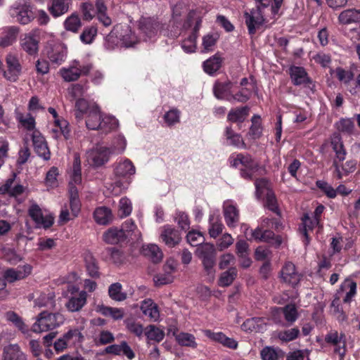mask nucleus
I'll return each instance as SVG.
<instances>
[{"instance_id": "1", "label": "nucleus", "mask_w": 360, "mask_h": 360, "mask_svg": "<svg viewBox=\"0 0 360 360\" xmlns=\"http://www.w3.org/2000/svg\"><path fill=\"white\" fill-rule=\"evenodd\" d=\"M86 115V127L90 130H98L101 127L104 115L98 105L84 98H79L75 104V116L77 121L83 120Z\"/></svg>"}, {"instance_id": "2", "label": "nucleus", "mask_w": 360, "mask_h": 360, "mask_svg": "<svg viewBox=\"0 0 360 360\" xmlns=\"http://www.w3.org/2000/svg\"><path fill=\"white\" fill-rule=\"evenodd\" d=\"M125 148L126 141L123 138L118 139L117 147L108 148L103 146H97L87 152V161L93 167H101L108 162L111 155L120 154L124 152Z\"/></svg>"}, {"instance_id": "3", "label": "nucleus", "mask_w": 360, "mask_h": 360, "mask_svg": "<svg viewBox=\"0 0 360 360\" xmlns=\"http://www.w3.org/2000/svg\"><path fill=\"white\" fill-rule=\"evenodd\" d=\"M82 183L81 161L79 156L75 155L72 170L69 182L70 207L73 217H77L81 210V202L79 198L77 185Z\"/></svg>"}, {"instance_id": "4", "label": "nucleus", "mask_w": 360, "mask_h": 360, "mask_svg": "<svg viewBox=\"0 0 360 360\" xmlns=\"http://www.w3.org/2000/svg\"><path fill=\"white\" fill-rule=\"evenodd\" d=\"M64 321L65 317L62 314L43 311L36 316L35 322L32 324L31 330L36 333L52 330L61 326Z\"/></svg>"}, {"instance_id": "5", "label": "nucleus", "mask_w": 360, "mask_h": 360, "mask_svg": "<svg viewBox=\"0 0 360 360\" xmlns=\"http://www.w3.org/2000/svg\"><path fill=\"white\" fill-rule=\"evenodd\" d=\"M229 161L233 167H242L240 173L245 179H252L259 170V163L248 153H233L229 157Z\"/></svg>"}, {"instance_id": "6", "label": "nucleus", "mask_w": 360, "mask_h": 360, "mask_svg": "<svg viewBox=\"0 0 360 360\" xmlns=\"http://www.w3.org/2000/svg\"><path fill=\"white\" fill-rule=\"evenodd\" d=\"M198 256L201 259L208 279L212 281L215 275L217 251L213 245L206 243L198 248Z\"/></svg>"}, {"instance_id": "7", "label": "nucleus", "mask_w": 360, "mask_h": 360, "mask_svg": "<svg viewBox=\"0 0 360 360\" xmlns=\"http://www.w3.org/2000/svg\"><path fill=\"white\" fill-rule=\"evenodd\" d=\"M92 69L93 64L91 63L80 64L75 60L68 68H61L59 74L64 81L70 82L77 81L82 75H89Z\"/></svg>"}, {"instance_id": "8", "label": "nucleus", "mask_w": 360, "mask_h": 360, "mask_svg": "<svg viewBox=\"0 0 360 360\" xmlns=\"http://www.w3.org/2000/svg\"><path fill=\"white\" fill-rule=\"evenodd\" d=\"M45 53L52 64L61 65L67 57V46L59 40H49L45 46Z\"/></svg>"}, {"instance_id": "9", "label": "nucleus", "mask_w": 360, "mask_h": 360, "mask_svg": "<svg viewBox=\"0 0 360 360\" xmlns=\"http://www.w3.org/2000/svg\"><path fill=\"white\" fill-rule=\"evenodd\" d=\"M11 15L16 21L27 25L34 18L33 12L29 0H18L10 9Z\"/></svg>"}, {"instance_id": "10", "label": "nucleus", "mask_w": 360, "mask_h": 360, "mask_svg": "<svg viewBox=\"0 0 360 360\" xmlns=\"http://www.w3.org/2000/svg\"><path fill=\"white\" fill-rule=\"evenodd\" d=\"M115 174L117 176L124 177L127 179L125 184L120 181H116L115 184L117 186L120 187V191L128 188L131 181L129 179L136 173V167L133 162L129 159H124L115 165L114 169Z\"/></svg>"}, {"instance_id": "11", "label": "nucleus", "mask_w": 360, "mask_h": 360, "mask_svg": "<svg viewBox=\"0 0 360 360\" xmlns=\"http://www.w3.org/2000/svg\"><path fill=\"white\" fill-rule=\"evenodd\" d=\"M326 343L334 346V353L340 356V360H343L346 354V336L345 333H339L337 330H330L324 338Z\"/></svg>"}, {"instance_id": "12", "label": "nucleus", "mask_w": 360, "mask_h": 360, "mask_svg": "<svg viewBox=\"0 0 360 360\" xmlns=\"http://www.w3.org/2000/svg\"><path fill=\"white\" fill-rule=\"evenodd\" d=\"M5 60L7 70L4 69L3 75L7 80L15 82L22 73V65L19 58L16 55L9 53L6 55Z\"/></svg>"}, {"instance_id": "13", "label": "nucleus", "mask_w": 360, "mask_h": 360, "mask_svg": "<svg viewBox=\"0 0 360 360\" xmlns=\"http://www.w3.org/2000/svg\"><path fill=\"white\" fill-rule=\"evenodd\" d=\"M32 145L35 153L45 160L51 158V152L47 142L39 130H34L31 134Z\"/></svg>"}, {"instance_id": "14", "label": "nucleus", "mask_w": 360, "mask_h": 360, "mask_svg": "<svg viewBox=\"0 0 360 360\" xmlns=\"http://www.w3.org/2000/svg\"><path fill=\"white\" fill-rule=\"evenodd\" d=\"M139 27L142 33L149 39L156 37L162 29V25L154 18H141Z\"/></svg>"}, {"instance_id": "15", "label": "nucleus", "mask_w": 360, "mask_h": 360, "mask_svg": "<svg viewBox=\"0 0 360 360\" xmlns=\"http://www.w3.org/2000/svg\"><path fill=\"white\" fill-rule=\"evenodd\" d=\"M244 16L245 24L250 34H254L256 29L262 25L264 22V18L259 7L252 9L250 13L245 12Z\"/></svg>"}, {"instance_id": "16", "label": "nucleus", "mask_w": 360, "mask_h": 360, "mask_svg": "<svg viewBox=\"0 0 360 360\" xmlns=\"http://www.w3.org/2000/svg\"><path fill=\"white\" fill-rule=\"evenodd\" d=\"M29 215L36 223V226L38 228L43 227L44 229H49L53 224V217L51 214L44 216L41 208L36 204L32 205L30 207Z\"/></svg>"}, {"instance_id": "17", "label": "nucleus", "mask_w": 360, "mask_h": 360, "mask_svg": "<svg viewBox=\"0 0 360 360\" xmlns=\"http://www.w3.org/2000/svg\"><path fill=\"white\" fill-rule=\"evenodd\" d=\"M281 278L282 281L292 286L297 285L301 280V274H299L293 263L287 262L282 267L281 272Z\"/></svg>"}, {"instance_id": "18", "label": "nucleus", "mask_w": 360, "mask_h": 360, "mask_svg": "<svg viewBox=\"0 0 360 360\" xmlns=\"http://www.w3.org/2000/svg\"><path fill=\"white\" fill-rule=\"evenodd\" d=\"M39 37L34 32H30L20 40V46L30 56L37 54L39 51Z\"/></svg>"}, {"instance_id": "19", "label": "nucleus", "mask_w": 360, "mask_h": 360, "mask_svg": "<svg viewBox=\"0 0 360 360\" xmlns=\"http://www.w3.org/2000/svg\"><path fill=\"white\" fill-rule=\"evenodd\" d=\"M31 271L32 267L28 264L16 269L10 268L5 271L4 278L8 283H13L26 278L31 274Z\"/></svg>"}, {"instance_id": "20", "label": "nucleus", "mask_w": 360, "mask_h": 360, "mask_svg": "<svg viewBox=\"0 0 360 360\" xmlns=\"http://www.w3.org/2000/svg\"><path fill=\"white\" fill-rule=\"evenodd\" d=\"M127 238V234L122 229L112 227L108 229L103 234V240L108 244H118L124 242Z\"/></svg>"}, {"instance_id": "21", "label": "nucleus", "mask_w": 360, "mask_h": 360, "mask_svg": "<svg viewBox=\"0 0 360 360\" xmlns=\"http://www.w3.org/2000/svg\"><path fill=\"white\" fill-rule=\"evenodd\" d=\"M204 334L210 340L221 343L228 348L236 349L238 347V342L236 340L228 338L221 332L214 333L210 330H205Z\"/></svg>"}, {"instance_id": "22", "label": "nucleus", "mask_w": 360, "mask_h": 360, "mask_svg": "<svg viewBox=\"0 0 360 360\" xmlns=\"http://www.w3.org/2000/svg\"><path fill=\"white\" fill-rule=\"evenodd\" d=\"M289 74L292 82L295 86L311 83V79L309 77L307 72L302 67L295 65L291 66L289 68Z\"/></svg>"}, {"instance_id": "23", "label": "nucleus", "mask_w": 360, "mask_h": 360, "mask_svg": "<svg viewBox=\"0 0 360 360\" xmlns=\"http://www.w3.org/2000/svg\"><path fill=\"white\" fill-rule=\"evenodd\" d=\"M118 34H120V46L124 47L132 46L136 42V37L132 32L130 27L127 25H117Z\"/></svg>"}, {"instance_id": "24", "label": "nucleus", "mask_w": 360, "mask_h": 360, "mask_svg": "<svg viewBox=\"0 0 360 360\" xmlns=\"http://www.w3.org/2000/svg\"><path fill=\"white\" fill-rule=\"evenodd\" d=\"M160 237L162 241L169 248L174 247L181 241V236L177 230L171 226L163 227Z\"/></svg>"}, {"instance_id": "25", "label": "nucleus", "mask_w": 360, "mask_h": 360, "mask_svg": "<svg viewBox=\"0 0 360 360\" xmlns=\"http://www.w3.org/2000/svg\"><path fill=\"white\" fill-rule=\"evenodd\" d=\"M71 3V0H50L48 10L54 18H58L69 11Z\"/></svg>"}, {"instance_id": "26", "label": "nucleus", "mask_w": 360, "mask_h": 360, "mask_svg": "<svg viewBox=\"0 0 360 360\" xmlns=\"http://www.w3.org/2000/svg\"><path fill=\"white\" fill-rule=\"evenodd\" d=\"M233 84L231 81L216 82L213 86V93L214 96L219 100H226L230 98L231 95V89Z\"/></svg>"}, {"instance_id": "27", "label": "nucleus", "mask_w": 360, "mask_h": 360, "mask_svg": "<svg viewBox=\"0 0 360 360\" xmlns=\"http://www.w3.org/2000/svg\"><path fill=\"white\" fill-rule=\"evenodd\" d=\"M86 300L87 293L82 290L78 295L72 296L65 304V307L70 312L79 311L86 304Z\"/></svg>"}, {"instance_id": "28", "label": "nucleus", "mask_w": 360, "mask_h": 360, "mask_svg": "<svg viewBox=\"0 0 360 360\" xmlns=\"http://www.w3.org/2000/svg\"><path fill=\"white\" fill-rule=\"evenodd\" d=\"M330 144L335 153L336 161L342 162L346 158L347 151L345 148L342 137L339 134L335 133L330 139Z\"/></svg>"}, {"instance_id": "29", "label": "nucleus", "mask_w": 360, "mask_h": 360, "mask_svg": "<svg viewBox=\"0 0 360 360\" xmlns=\"http://www.w3.org/2000/svg\"><path fill=\"white\" fill-rule=\"evenodd\" d=\"M105 352L115 355L123 354L129 359H132L135 356L134 352L125 341L122 342L120 345L108 346L105 349Z\"/></svg>"}, {"instance_id": "30", "label": "nucleus", "mask_w": 360, "mask_h": 360, "mask_svg": "<svg viewBox=\"0 0 360 360\" xmlns=\"http://www.w3.org/2000/svg\"><path fill=\"white\" fill-rule=\"evenodd\" d=\"M15 117L20 126L26 130L32 132L37 130L35 119L30 113L24 114L18 109H15Z\"/></svg>"}, {"instance_id": "31", "label": "nucleus", "mask_w": 360, "mask_h": 360, "mask_svg": "<svg viewBox=\"0 0 360 360\" xmlns=\"http://www.w3.org/2000/svg\"><path fill=\"white\" fill-rule=\"evenodd\" d=\"M34 307H46L49 309H55L56 308V300L55 295L53 292L49 293H41L34 300Z\"/></svg>"}, {"instance_id": "32", "label": "nucleus", "mask_w": 360, "mask_h": 360, "mask_svg": "<svg viewBox=\"0 0 360 360\" xmlns=\"http://www.w3.org/2000/svg\"><path fill=\"white\" fill-rule=\"evenodd\" d=\"M141 309L145 316H147L153 321H157L160 318L158 305L152 300L148 299L143 301Z\"/></svg>"}, {"instance_id": "33", "label": "nucleus", "mask_w": 360, "mask_h": 360, "mask_svg": "<svg viewBox=\"0 0 360 360\" xmlns=\"http://www.w3.org/2000/svg\"><path fill=\"white\" fill-rule=\"evenodd\" d=\"M302 227L300 228V231L304 237V243L305 245H308L309 243V237L308 236V231L312 230L316 226L319 224V219H311L308 214H305L302 218Z\"/></svg>"}, {"instance_id": "34", "label": "nucleus", "mask_w": 360, "mask_h": 360, "mask_svg": "<svg viewBox=\"0 0 360 360\" xmlns=\"http://www.w3.org/2000/svg\"><path fill=\"white\" fill-rule=\"evenodd\" d=\"M142 253L153 263H158L162 259V252L157 245L148 244L142 247Z\"/></svg>"}, {"instance_id": "35", "label": "nucleus", "mask_w": 360, "mask_h": 360, "mask_svg": "<svg viewBox=\"0 0 360 360\" xmlns=\"http://www.w3.org/2000/svg\"><path fill=\"white\" fill-rule=\"evenodd\" d=\"M4 360H27L17 345H9L4 349Z\"/></svg>"}, {"instance_id": "36", "label": "nucleus", "mask_w": 360, "mask_h": 360, "mask_svg": "<svg viewBox=\"0 0 360 360\" xmlns=\"http://www.w3.org/2000/svg\"><path fill=\"white\" fill-rule=\"evenodd\" d=\"M84 262L87 274L93 278H98L100 276L97 260L91 252L84 254Z\"/></svg>"}, {"instance_id": "37", "label": "nucleus", "mask_w": 360, "mask_h": 360, "mask_svg": "<svg viewBox=\"0 0 360 360\" xmlns=\"http://www.w3.org/2000/svg\"><path fill=\"white\" fill-rule=\"evenodd\" d=\"M341 24L348 25L360 21V10L347 9L342 11L338 17Z\"/></svg>"}, {"instance_id": "38", "label": "nucleus", "mask_w": 360, "mask_h": 360, "mask_svg": "<svg viewBox=\"0 0 360 360\" xmlns=\"http://www.w3.org/2000/svg\"><path fill=\"white\" fill-rule=\"evenodd\" d=\"M221 63V58L218 53H216L203 63V70L206 73L213 75L219 70Z\"/></svg>"}, {"instance_id": "39", "label": "nucleus", "mask_w": 360, "mask_h": 360, "mask_svg": "<svg viewBox=\"0 0 360 360\" xmlns=\"http://www.w3.org/2000/svg\"><path fill=\"white\" fill-rule=\"evenodd\" d=\"M224 215L229 226H235L239 220L238 210L233 205H224Z\"/></svg>"}, {"instance_id": "40", "label": "nucleus", "mask_w": 360, "mask_h": 360, "mask_svg": "<svg viewBox=\"0 0 360 360\" xmlns=\"http://www.w3.org/2000/svg\"><path fill=\"white\" fill-rule=\"evenodd\" d=\"M6 319L8 321L13 323L24 335H29L30 330L24 323L22 319L15 312L9 311L6 313Z\"/></svg>"}, {"instance_id": "41", "label": "nucleus", "mask_w": 360, "mask_h": 360, "mask_svg": "<svg viewBox=\"0 0 360 360\" xmlns=\"http://www.w3.org/2000/svg\"><path fill=\"white\" fill-rule=\"evenodd\" d=\"M94 217L95 221L101 225L108 224L112 219L111 210L105 207H101L94 212Z\"/></svg>"}, {"instance_id": "42", "label": "nucleus", "mask_w": 360, "mask_h": 360, "mask_svg": "<svg viewBox=\"0 0 360 360\" xmlns=\"http://www.w3.org/2000/svg\"><path fill=\"white\" fill-rule=\"evenodd\" d=\"M249 108L247 106L231 109L227 116L229 121L232 122H242L248 116Z\"/></svg>"}, {"instance_id": "43", "label": "nucleus", "mask_w": 360, "mask_h": 360, "mask_svg": "<svg viewBox=\"0 0 360 360\" xmlns=\"http://www.w3.org/2000/svg\"><path fill=\"white\" fill-rule=\"evenodd\" d=\"M174 271V268L171 264L165 266V273L160 274L154 277V282L156 285H166L173 281L172 274Z\"/></svg>"}, {"instance_id": "44", "label": "nucleus", "mask_w": 360, "mask_h": 360, "mask_svg": "<svg viewBox=\"0 0 360 360\" xmlns=\"http://www.w3.org/2000/svg\"><path fill=\"white\" fill-rule=\"evenodd\" d=\"M337 129L345 134L353 135L356 128L354 121L349 118H342L335 124Z\"/></svg>"}, {"instance_id": "45", "label": "nucleus", "mask_w": 360, "mask_h": 360, "mask_svg": "<svg viewBox=\"0 0 360 360\" xmlns=\"http://www.w3.org/2000/svg\"><path fill=\"white\" fill-rule=\"evenodd\" d=\"M82 328L70 329L63 334V336L69 345H75L77 343H81L84 340V335L82 333Z\"/></svg>"}, {"instance_id": "46", "label": "nucleus", "mask_w": 360, "mask_h": 360, "mask_svg": "<svg viewBox=\"0 0 360 360\" xmlns=\"http://www.w3.org/2000/svg\"><path fill=\"white\" fill-rule=\"evenodd\" d=\"M262 360H278L284 356V352L279 348L265 347L261 351Z\"/></svg>"}, {"instance_id": "47", "label": "nucleus", "mask_w": 360, "mask_h": 360, "mask_svg": "<svg viewBox=\"0 0 360 360\" xmlns=\"http://www.w3.org/2000/svg\"><path fill=\"white\" fill-rule=\"evenodd\" d=\"M118 28L115 25L112 31L107 35L104 41V46L108 50H113L120 45Z\"/></svg>"}, {"instance_id": "48", "label": "nucleus", "mask_w": 360, "mask_h": 360, "mask_svg": "<svg viewBox=\"0 0 360 360\" xmlns=\"http://www.w3.org/2000/svg\"><path fill=\"white\" fill-rule=\"evenodd\" d=\"M144 334L150 340H154L160 342L165 338V332L163 330L154 325H150L145 328Z\"/></svg>"}, {"instance_id": "49", "label": "nucleus", "mask_w": 360, "mask_h": 360, "mask_svg": "<svg viewBox=\"0 0 360 360\" xmlns=\"http://www.w3.org/2000/svg\"><path fill=\"white\" fill-rule=\"evenodd\" d=\"M122 286L120 283H114L109 286L108 295L115 301H124L127 299V293L122 292Z\"/></svg>"}, {"instance_id": "50", "label": "nucleus", "mask_w": 360, "mask_h": 360, "mask_svg": "<svg viewBox=\"0 0 360 360\" xmlns=\"http://www.w3.org/2000/svg\"><path fill=\"white\" fill-rule=\"evenodd\" d=\"M176 340L181 346L188 347L193 349L196 348L198 346L195 336L191 333H179L176 335Z\"/></svg>"}, {"instance_id": "51", "label": "nucleus", "mask_w": 360, "mask_h": 360, "mask_svg": "<svg viewBox=\"0 0 360 360\" xmlns=\"http://www.w3.org/2000/svg\"><path fill=\"white\" fill-rule=\"evenodd\" d=\"M117 127L118 121L114 117L103 115L101 122V127L98 129L101 130L103 133L108 134L115 130Z\"/></svg>"}, {"instance_id": "52", "label": "nucleus", "mask_w": 360, "mask_h": 360, "mask_svg": "<svg viewBox=\"0 0 360 360\" xmlns=\"http://www.w3.org/2000/svg\"><path fill=\"white\" fill-rule=\"evenodd\" d=\"M277 311H282L285 321L290 325L298 318V313L294 304H288L283 308H277Z\"/></svg>"}, {"instance_id": "53", "label": "nucleus", "mask_w": 360, "mask_h": 360, "mask_svg": "<svg viewBox=\"0 0 360 360\" xmlns=\"http://www.w3.org/2000/svg\"><path fill=\"white\" fill-rule=\"evenodd\" d=\"M237 276V270L234 267L229 269L221 274L219 279V285L221 287L229 286L235 280Z\"/></svg>"}, {"instance_id": "54", "label": "nucleus", "mask_w": 360, "mask_h": 360, "mask_svg": "<svg viewBox=\"0 0 360 360\" xmlns=\"http://www.w3.org/2000/svg\"><path fill=\"white\" fill-rule=\"evenodd\" d=\"M82 26V22L78 15L72 13L64 21V27L66 30L77 32Z\"/></svg>"}, {"instance_id": "55", "label": "nucleus", "mask_w": 360, "mask_h": 360, "mask_svg": "<svg viewBox=\"0 0 360 360\" xmlns=\"http://www.w3.org/2000/svg\"><path fill=\"white\" fill-rule=\"evenodd\" d=\"M17 38V30L14 27L8 28L0 38V46L7 47L12 45Z\"/></svg>"}, {"instance_id": "56", "label": "nucleus", "mask_w": 360, "mask_h": 360, "mask_svg": "<svg viewBox=\"0 0 360 360\" xmlns=\"http://www.w3.org/2000/svg\"><path fill=\"white\" fill-rule=\"evenodd\" d=\"M345 289H349V291L347 292L343 301L345 303H349L356 294V283L354 281L347 279L340 286L341 290H345Z\"/></svg>"}, {"instance_id": "57", "label": "nucleus", "mask_w": 360, "mask_h": 360, "mask_svg": "<svg viewBox=\"0 0 360 360\" xmlns=\"http://www.w3.org/2000/svg\"><path fill=\"white\" fill-rule=\"evenodd\" d=\"M98 311L104 316H110L115 320L122 319L124 316L123 310L118 308L101 306Z\"/></svg>"}, {"instance_id": "58", "label": "nucleus", "mask_w": 360, "mask_h": 360, "mask_svg": "<svg viewBox=\"0 0 360 360\" xmlns=\"http://www.w3.org/2000/svg\"><path fill=\"white\" fill-rule=\"evenodd\" d=\"M210 224L209 234L212 238H215L221 233L224 225L218 217H214V216L210 217Z\"/></svg>"}, {"instance_id": "59", "label": "nucleus", "mask_w": 360, "mask_h": 360, "mask_svg": "<svg viewBox=\"0 0 360 360\" xmlns=\"http://www.w3.org/2000/svg\"><path fill=\"white\" fill-rule=\"evenodd\" d=\"M251 121L252 125L250 127L248 135L250 136L252 139H256L261 136L262 131L260 123V117L259 115H255L252 116Z\"/></svg>"}, {"instance_id": "60", "label": "nucleus", "mask_w": 360, "mask_h": 360, "mask_svg": "<svg viewBox=\"0 0 360 360\" xmlns=\"http://www.w3.org/2000/svg\"><path fill=\"white\" fill-rule=\"evenodd\" d=\"M300 335V330L297 328H293L288 330L279 331L277 337L283 342H290L295 340Z\"/></svg>"}, {"instance_id": "61", "label": "nucleus", "mask_w": 360, "mask_h": 360, "mask_svg": "<svg viewBox=\"0 0 360 360\" xmlns=\"http://www.w3.org/2000/svg\"><path fill=\"white\" fill-rule=\"evenodd\" d=\"M106 251L112 262L115 264H122L126 259L124 252L117 248H108Z\"/></svg>"}, {"instance_id": "62", "label": "nucleus", "mask_w": 360, "mask_h": 360, "mask_svg": "<svg viewBox=\"0 0 360 360\" xmlns=\"http://www.w3.org/2000/svg\"><path fill=\"white\" fill-rule=\"evenodd\" d=\"M330 311L332 314L339 321H344L347 319V316L343 311L339 303V298H335L330 305Z\"/></svg>"}, {"instance_id": "63", "label": "nucleus", "mask_w": 360, "mask_h": 360, "mask_svg": "<svg viewBox=\"0 0 360 360\" xmlns=\"http://www.w3.org/2000/svg\"><path fill=\"white\" fill-rule=\"evenodd\" d=\"M195 34H191L187 38H186L181 43V48L186 53H193L195 51L197 48Z\"/></svg>"}, {"instance_id": "64", "label": "nucleus", "mask_w": 360, "mask_h": 360, "mask_svg": "<svg viewBox=\"0 0 360 360\" xmlns=\"http://www.w3.org/2000/svg\"><path fill=\"white\" fill-rule=\"evenodd\" d=\"M256 188V196L258 199H260L262 195L266 194L268 191H271L269 188V182L266 179H258L255 182Z\"/></svg>"}]
</instances>
